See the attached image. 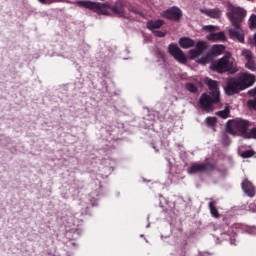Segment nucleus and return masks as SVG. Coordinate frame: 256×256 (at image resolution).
Instances as JSON below:
<instances>
[{"mask_svg":"<svg viewBox=\"0 0 256 256\" xmlns=\"http://www.w3.org/2000/svg\"><path fill=\"white\" fill-rule=\"evenodd\" d=\"M201 171H207V166L201 165V164H195V165H192L188 169V173L190 175L193 174V173H200Z\"/></svg>","mask_w":256,"mask_h":256,"instance_id":"17","label":"nucleus"},{"mask_svg":"<svg viewBox=\"0 0 256 256\" xmlns=\"http://www.w3.org/2000/svg\"><path fill=\"white\" fill-rule=\"evenodd\" d=\"M255 81V75L247 72L241 73L238 78L228 81L225 87V93L226 95H235L236 93L245 91V89H249V87H253Z\"/></svg>","mask_w":256,"mask_h":256,"instance_id":"3","label":"nucleus"},{"mask_svg":"<svg viewBox=\"0 0 256 256\" xmlns=\"http://www.w3.org/2000/svg\"><path fill=\"white\" fill-rule=\"evenodd\" d=\"M168 51L178 63L185 64L187 63V57H185V54L183 53V50L177 46V44H170L168 46Z\"/></svg>","mask_w":256,"mask_h":256,"instance_id":"8","label":"nucleus"},{"mask_svg":"<svg viewBox=\"0 0 256 256\" xmlns=\"http://www.w3.org/2000/svg\"><path fill=\"white\" fill-rule=\"evenodd\" d=\"M206 123L208 127H215L217 125V118L215 117H207Z\"/></svg>","mask_w":256,"mask_h":256,"instance_id":"22","label":"nucleus"},{"mask_svg":"<svg viewBox=\"0 0 256 256\" xmlns=\"http://www.w3.org/2000/svg\"><path fill=\"white\" fill-rule=\"evenodd\" d=\"M113 13L119 15L120 17L123 16L125 9H123V4L117 3L114 7H112Z\"/></svg>","mask_w":256,"mask_h":256,"instance_id":"18","label":"nucleus"},{"mask_svg":"<svg viewBox=\"0 0 256 256\" xmlns=\"http://www.w3.org/2000/svg\"><path fill=\"white\" fill-rule=\"evenodd\" d=\"M154 35H156V37H165V35H167V31L156 30L154 31Z\"/></svg>","mask_w":256,"mask_h":256,"instance_id":"29","label":"nucleus"},{"mask_svg":"<svg viewBox=\"0 0 256 256\" xmlns=\"http://www.w3.org/2000/svg\"><path fill=\"white\" fill-rule=\"evenodd\" d=\"M255 153L252 150L245 151L241 154V157L244 159H249V157H253Z\"/></svg>","mask_w":256,"mask_h":256,"instance_id":"27","label":"nucleus"},{"mask_svg":"<svg viewBox=\"0 0 256 256\" xmlns=\"http://www.w3.org/2000/svg\"><path fill=\"white\" fill-rule=\"evenodd\" d=\"M41 5H49V0H38Z\"/></svg>","mask_w":256,"mask_h":256,"instance_id":"32","label":"nucleus"},{"mask_svg":"<svg viewBox=\"0 0 256 256\" xmlns=\"http://www.w3.org/2000/svg\"><path fill=\"white\" fill-rule=\"evenodd\" d=\"M249 109H254L256 111V98L249 100L247 103Z\"/></svg>","mask_w":256,"mask_h":256,"instance_id":"28","label":"nucleus"},{"mask_svg":"<svg viewBox=\"0 0 256 256\" xmlns=\"http://www.w3.org/2000/svg\"><path fill=\"white\" fill-rule=\"evenodd\" d=\"M209 209L212 217H215V219H219V210H217V207L215 206V202L209 203Z\"/></svg>","mask_w":256,"mask_h":256,"instance_id":"19","label":"nucleus"},{"mask_svg":"<svg viewBox=\"0 0 256 256\" xmlns=\"http://www.w3.org/2000/svg\"><path fill=\"white\" fill-rule=\"evenodd\" d=\"M82 207H85L86 209H91V207H97V203L95 202H91L90 204H87V206H85V202L81 203Z\"/></svg>","mask_w":256,"mask_h":256,"instance_id":"30","label":"nucleus"},{"mask_svg":"<svg viewBox=\"0 0 256 256\" xmlns=\"http://www.w3.org/2000/svg\"><path fill=\"white\" fill-rule=\"evenodd\" d=\"M242 189L248 197H255V186L249 180H244L242 182Z\"/></svg>","mask_w":256,"mask_h":256,"instance_id":"12","label":"nucleus"},{"mask_svg":"<svg viewBox=\"0 0 256 256\" xmlns=\"http://www.w3.org/2000/svg\"><path fill=\"white\" fill-rule=\"evenodd\" d=\"M95 5L94 10L100 15H111V11H113V7L107 4H99L95 2Z\"/></svg>","mask_w":256,"mask_h":256,"instance_id":"11","label":"nucleus"},{"mask_svg":"<svg viewBox=\"0 0 256 256\" xmlns=\"http://www.w3.org/2000/svg\"><path fill=\"white\" fill-rule=\"evenodd\" d=\"M201 13L211 17V19H219L221 17V10L219 9H201Z\"/></svg>","mask_w":256,"mask_h":256,"instance_id":"14","label":"nucleus"},{"mask_svg":"<svg viewBox=\"0 0 256 256\" xmlns=\"http://www.w3.org/2000/svg\"><path fill=\"white\" fill-rule=\"evenodd\" d=\"M218 29L219 28L217 26L208 25L204 26L202 28V31H204L205 33H210L206 36V39L208 41H225V34L223 32L213 33V31H217Z\"/></svg>","mask_w":256,"mask_h":256,"instance_id":"7","label":"nucleus"},{"mask_svg":"<svg viewBox=\"0 0 256 256\" xmlns=\"http://www.w3.org/2000/svg\"><path fill=\"white\" fill-rule=\"evenodd\" d=\"M241 56L246 59V61H251L253 59V53L248 49H242Z\"/></svg>","mask_w":256,"mask_h":256,"instance_id":"20","label":"nucleus"},{"mask_svg":"<svg viewBox=\"0 0 256 256\" xmlns=\"http://www.w3.org/2000/svg\"><path fill=\"white\" fill-rule=\"evenodd\" d=\"M217 115H219V117H221L222 119H227V117H229V107H225V109L219 111Z\"/></svg>","mask_w":256,"mask_h":256,"instance_id":"23","label":"nucleus"},{"mask_svg":"<svg viewBox=\"0 0 256 256\" xmlns=\"http://www.w3.org/2000/svg\"><path fill=\"white\" fill-rule=\"evenodd\" d=\"M205 49H207V43H205L204 41H198L196 43V49H192L189 51L190 59H196L197 63H201L202 65L211 63V61H213V56L217 57L225 51V46L214 45L212 47V54H206L205 56L201 57Z\"/></svg>","mask_w":256,"mask_h":256,"instance_id":"2","label":"nucleus"},{"mask_svg":"<svg viewBox=\"0 0 256 256\" xmlns=\"http://www.w3.org/2000/svg\"><path fill=\"white\" fill-rule=\"evenodd\" d=\"M248 95H250V97H254V99H256V88L249 90Z\"/></svg>","mask_w":256,"mask_h":256,"instance_id":"31","label":"nucleus"},{"mask_svg":"<svg viewBox=\"0 0 256 256\" xmlns=\"http://www.w3.org/2000/svg\"><path fill=\"white\" fill-rule=\"evenodd\" d=\"M187 91H190V93H197V87L191 83H188L186 85Z\"/></svg>","mask_w":256,"mask_h":256,"instance_id":"26","label":"nucleus"},{"mask_svg":"<svg viewBox=\"0 0 256 256\" xmlns=\"http://www.w3.org/2000/svg\"><path fill=\"white\" fill-rule=\"evenodd\" d=\"M212 71H217V73H236L237 68L235 67V58L230 53H227L222 58L212 62Z\"/></svg>","mask_w":256,"mask_h":256,"instance_id":"5","label":"nucleus"},{"mask_svg":"<svg viewBox=\"0 0 256 256\" xmlns=\"http://www.w3.org/2000/svg\"><path fill=\"white\" fill-rule=\"evenodd\" d=\"M165 25V21L159 19V20H152L147 23L148 29L151 31H155V29H161Z\"/></svg>","mask_w":256,"mask_h":256,"instance_id":"15","label":"nucleus"},{"mask_svg":"<svg viewBox=\"0 0 256 256\" xmlns=\"http://www.w3.org/2000/svg\"><path fill=\"white\" fill-rule=\"evenodd\" d=\"M246 69H249V71H256V64L255 61L253 60H247L246 64H245Z\"/></svg>","mask_w":256,"mask_h":256,"instance_id":"21","label":"nucleus"},{"mask_svg":"<svg viewBox=\"0 0 256 256\" xmlns=\"http://www.w3.org/2000/svg\"><path fill=\"white\" fill-rule=\"evenodd\" d=\"M247 11L241 7L229 6L227 17L230 19L234 28L229 30L232 39H237L240 43L245 41V33L241 28V23L245 19Z\"/></svg>","mask_w":256,"mask_h":256,"instance_id":"1","label":"nucleus"},{"mask_svg":"<svg viewBox=\"0 0 256 256\" xmlns=\"http://www.w3.org/2000/svg\"><path fill=\"white\" fill-rule=\"evenodd\" d=\"M178 43L182 49H191V47H195V40L189 37L180 38Z\"/></svg>","mask_w":256,"mask_h":256,"instance_id":"13","label":"nucleus"},{"mask_svg":"<svg viewBox=\"0 0 256 256\" xmlns=\"http://www.w3.org/2000/svg\"><path fill=\"white\" fill-rule=\"evenodd\" d=\"M227 131L231 135H241L245 139V135L249 131V122L241 119L230 120L227 123Z\"/></svg>","mask_w":256,"mask_h":256,"instance_id":"6","label":"nucleus"},{"mask_svg":"<svg viewBox=\"0 0 256 256\" xmlns=\"http://www.w3.org/2000/svg\"><path fill=\"white\" fill-rule=\"evenodd\" d=\"M162 61H165V54H160Z\"/></svg>","mask_w":256,"mask_h":256,"instance_id":"33","label":"nucleus"},{"mask_svg":"<svg viewBox=\"0 0 256 256\" xmlns=\"http://www.w3.org/2000/svg\"><path fill=\"white\" fill-rule=\"evenodd\" d=\"M249 27L250 29H256V15L252 14L249 19Z\"/></svg>","mask_w":256,"mask_h":256,"instance_id":"24","label":"nucleus"},{"mask_svg":"<svg viewBox=\"0 0 256 256\" xmlns=\"http://www.w3.org/2000/svg\"><path fill=\"white\" fill-rule=\"evenodd\" d=\"M168 51L178 63L185 64L187 63V57H185V54L183 53V50L177 46V44H170L168 46Z\"/></svg>","mask_w":256,"mask_h":256,"instance_id":"9","label":"nucleus"},{"mask_svg":"<svg viewBox=\"0 0 256 256\" xmlns=\"http://www.w3.org/2000/svg\"><path fill=\"white\" fill-rule=\"evenodd\" d=\"M245 139H256V128L252 129L251 131L248 130L247 134L245 135Z\"/></svg>","mask_w":256,"mask_h":256,"instance_id":"25","label":"nucleus"},{"mask_svg":"<svg viewBox=\"0 0 256 256\" xmlns=\"http://www.w3.org/2000/svg\"><path fill=\"white\" fill-rule=\"evenodd\" d=\"M161 16L165 19H170L171 21H179V19H181L183 16V12H181V9L174 6L162 12Z\"/></svg>","mask_w":256,"mask_h":256,"instance_id":"10","label":"nucleus"},{"mask_svg":"<svg viewBox=\"0 0 256 256\" xmlns=\"http://www.w3.org/2000/svg\"><path fill=\"white\" fill-rule=\"evenodd\" d=\"M205 85L208 86L211 91V96L204 93L200 97V105L204 111H213V103H219V84L215 80L209 78L204 79Z\"/></svg>","mask_w":256,"mask_h":256,"instance_id":"4","label":"nucleus"},{"mask_svg":"<svg viewBox=\"0 0 256 256\" xmlns=\"http://www.w3.org/2000/svg\"><path fill=\"white\" fill-rule=\"evenodd\" d=\"M74 5H78L79 7H85L86 9H95V7H97V4H95V2L81 0H77L76 2H74Z\"/></svg>","mask_w":256,"mask_h":256,"instance_id":"16","label":"nucleus"}]
</instances>
